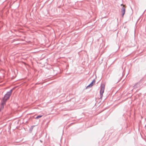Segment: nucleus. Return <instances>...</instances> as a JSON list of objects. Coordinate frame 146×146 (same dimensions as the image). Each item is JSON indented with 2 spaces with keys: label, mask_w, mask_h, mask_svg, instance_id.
<instances>
[{
  "label": "nucleus",
  "mask_w": 146,
  "mask_h": 146,
  "mask_svg": "<svg viewBox=\"0 0 146 146\" xmlns=\"http://www.w3.org/2000/svg\"><path fill=\"white\" fill-rule=\"evenodd\" d=\"M42 115H39L37 116L36 117H35V119H38V118H39L40 117H42Z\"/></svg>",
  "instance_id": "obj_6"
},
{
  "label": "nucleus",
  "mask_w": 146,
  "mask_h": 146,
  "mask_svg": "<svg viewBox=\"0 0 146 146\" xmlns=\"http://www.w3.org/2000/svg\"><path fill=\"white\" fill-rule=\"evenodd\" d=\"M105 89V86L104 85H101L100 87V96L101 98H102L103 96V93L104 92Z\"/></svg>",
  "instance_id": "obj_2"
},
{
  "label": "nucleus",
  "mask_w": 146,
  "mask_h": 146,
  "mask_svg": "<svg viewBox=\"0 0 146 146\" xmlns=\"http://www.w3.org/2000/svg\"><path fill=\"white\" fill-rule=\"evenodd\" d=\"M6 103L2 101L1 103V107L0 109V111H1L4 108V106L5 104Z\"/></svg>",
  "instance_id": "obj_5"
},
{
  "label": "nucleus",
  "mask_w": 146,
  "mask_h": 146,
  "mask_svg": "<svg viewBox=\"0 0 146 146\" xmlns=\"http://www.w3.org/2000/svg\"><path fill=\"white\" fill-rule=\"evenodd\" d=\"M13 89H11L7 93L3 98L2 101L5 103L6 102L7 100L9 98L10 96H11Z\"/></svg>",
  "instance_id": "obj_1"
},
{
  "label": "nucleus",
  "mask_w": 146,
  "mask_h": 146,
  "mask_svg": "<svg viewBox=\"0 0 146 146\" xmlns=\"http://www.w3.org/2000/svg\"><path fill=\"white\" fill-rule=\"evenodd\" d=\"M121 5H123V7H122L121 9V11L122 13V17H123L125 12V9L124 8V5L123 4H121Z\"/></svg>",
  "instance_id": "obj_3"
},
{
  "label": "nucleus",
  "mask_w": 146,
  "mask_h": 146,
  "mask_svg": "<svg viewBox=\"0 0 146 146\" xmlns=\"http://www.w3.org/2000/svg\"><path fill=\"white\" fill-rule=\"evenodd\" d=\"M96 81L95 79H94L91 82V83L88 86H87L86 88V89H87L91 87L92 86H93L94 84L95 83Z\"/></svg>",
  "instance_id": "obj_4"
}]
</instances>
